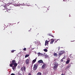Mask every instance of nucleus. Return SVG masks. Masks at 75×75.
I'll return each instance as SVG.
<instances>
[{"mask_svg":"<svg viewBox=\"0 0 75 75\" xmlns=\"http://www.w3.org/2000/svg\"><path fill=\"white\" fill-rule=\"evenodd\" d=\"M28 75H31V74L29 73V74Z\"/></svg>","mask_w":75,"mask_h":75,"instance_id":"39","label":"nucleus"},{"mask_svg":"<svg viewBox=\"0 0 75 75\" xmlns=\"http://www.w3.org/2000/svg\"><path fill=\"white\" fill-rule=\"evenodd\" d=\"M21 5L22 6H25V4L24 3H23Z\"/></svg>","mask_w":75,"mask_h":75,"instance_id":"26","label":"nucleus"},{"mask_svg":"<svg viewBox=\"0 0 75 75\" xmlns=\"http://www.w3.org/2000/svg\"><path fill=\"white\" fill-rule=\"evenodd\" d=\"M58 51H59V50L60 49V47H58Z\"/></svg>","mask_w":75,"mask_h":75,"instance_id":"31","label":"nucleus"},{"mask_svg":"<svg viewBox=\"0 0 75 75\" xmlns=\"http://www.w3.org/2000/svg\"><path fill=\"white\" fill-rule=\"evenodd\" d=\"M52 40V39H51V41L50 42V44H53V42H54V40Z\"/></svg>","mask_w":75,"mask_h":75,"instance_id":"18","label":"nucleus"},{"mask_svg":"<svg viewBox=\"0 0 75 75\" xmlns=\"http://www.w3.org/2000/svg\"><path fill=\"white\" fill-rule=\"evenodd\" d=\"M57 61V59H54V62H55V61Z\"/></svg>","mask_w":75,"mask_h":75,"instance_id":"37","label":"nucleus"},{"mask_svg":"<svg viewBox=\"0 0 75 75\" xmlns=\"http://www.w3.org/2000/svg\"><path fill=\"white\" fill-rule=\"evenodd\" d=\"M71 65L70 64H68V66L65 68V70H67L69 68H70V67H71Z\"/></svg>","mask_w":75,"mask_h":75,"instance_id":"5","label":"nucleus"},{"mask_svg":"<svg viewBox=\"0 0 75 75\" xmlns=\"http://www.w3.org/2000/svg\"><path fill=\"white\" fill-rule=\"evenodd\" d=\"M41 73L40 72H38L37 74V75H41Z\"/></svg>","mask_w":75,"mask_h":75,"instance_id":"21","label":"nucleus"},{"mask_svg":"<svg viewBox=\"0 0 75 75\" xmlns=\"http://www.w3.org/2000/svg\"><path fill=\"white\" fill-rule=\"evenodd\" d=\"M36 59H37V58H35V59L33 60L32 62V64H33L34 63H35V62H36Z\"/></svg>","mask_w":75,"mask_h":75,"instance_id":"12","label":"nucleus"},{"mask_svg":"<svg viewBox=\"0 0 75 75\" xmlns=\"http://www.w3.org/2000/svg\"><path fill=\"white\" fill-rule=\"evenodd\" d=\"M7 33H7L6 34V35H10V34H11L10 33H8V34H7Z\"/></svg>","mask_w":75,"mask_h":75,"instance_id":"33","label":"nucleus"},{"mask_svg":"<svg viewBox=\"0 0 75 75\" xmlns=\"http://www.w3.org/2000/svg\"><path fill=\"white\" fill-rule=\"evenodd\" d=\"M13 5L14 6H19V4H18L16 3L13 4Z\"/></svg>","mask_w":75,"mask_h":75,"instance_id":"16","label":"nucleus"},{"mask_svg":"<svg viewBox=\"0 0 75 75\" xmlns=\"http://www.w3.org/2000/svg\"><path fill=\"white\" fill-rule=\"evenodd\" d=\"M53 55L55 57H57V56H58V54H57V53H54Z\"/></svg>","mask_w":75,"mask_h":75,"instance_id":"19","label":"nucleus"},{"mask_svg":"<svg viewBox=\"0 0 75 75\" xmlns=\"http://www.w3.org/2000/svg\"><path fill=\"white\" fill-rule=\"evenodd\" d=\"M49 36H51V37H54V36H53V35H51V34L50 33Z\"/></svg>","mask_w":75,"mask_h":75,"instance_id":"25","label":"nucleus"},{"mask_svg":"<svg viewBox=\"0 0 75 75\" xmlns=\"http://www.w3.org/2000/svg\"><path fill=\"white\" fill-rule=\"evenodd\" d=\"M28 62H29V59H27L25 61V63L26 64H28Z\"/></svg>","mask_w":75,"mask_h":75,"instance_id":"10","label":"nucleus"},{"mask_svg":"<svg viewBox=\"0 0 75 75\" xmlns=\"http://www.w3.org/2000/svg\"><path fill=\"white\" fill-rule=\"evenodd\" d=\"M45 12H47V11H43V13H45Z\"/></svg>","mask_w":75,"mask_h":75,"instance_id":"35","label":"nucleus"},{"mask_svg":"<svg viewBox=\"0 0 75 75\" xmlns=\"http://www.w3.org/2000/svg\"><path fill=\"white\" fill-rule=\"evenodd\" d=\"M33 64H32V67H33Z\"/></svg>","mask_w":75,"mask_h":75,"instance_id":"43","label":"nucleus"},{"mask_svg":"<svg viewBox=\"0 0 75 75\" xmlns=\"http://www.w3.org/2000/svg\"><path fill=\"white\" fill-rule=\"evenodd\" d=\"M65 53V51H64L62 50L61 51H60L59 52L58 55L60 57L62 55L64 54Z\"/></svg>","mask_w":75,"mask_h":75,"instance_id":"2","label":"nucleus"},{"mask_svg":"<svg viewBox=\"0 0 75 75\" xmlns=\"http://www.w3.org/2000/svg\"><path fill=\"white\" fill-rule=\"evenodd\" d=\"M11 9H7V11L9 13H10L11 12Z\"/></svg>","mask_w":75,"mask_h":75,"instance_id":"15","label":"nucleus"},{"mask_svg":"<svg viewBox=\"0 0 75 75\" xmlns=\"http://www.w3.org/2000/svg\"><path fill=\"white\" fill-rule=\"evenodd\" d=\"M11 75H15V74H13V73H12Z\"/></svg>","mask_w":75,"mask_h":75,"instance_id":"36","label":"nucleus"},{"mask_svg":"<svg viewBox=\"0 0 75 75\" xmlns=\"http://www.w3.org/2000/svg\"><path fill=\"white\" fill-rule=\"evenodd\" d=\"M63 1H65L66 2V3H67V0H63Z\"/></svg>","mask_w":75,"mask_h":75,"instance_id":"34","label":"nucleus"},{"mask_svg":"<svg viewBox=\"0 0 75 75\" xmlns=\"http://www.w3.org/2000/svg\"><path fill=\"white\" fill-rule=\"evenodd\" d=\"M28 57H29V54H26L25 56V58H27Z\"/></svg>","mask_w":75,"mask_h":75,"instance_id":"22","label":"nucleus"},{"mask_svg":"<svg viewBox=\"0 0 75 75\" xmlns=\"http://www.w3.org/2000/svg\"><path fill=\"white\" fill-rule=\"evenodd\" d=\"M35 5H36V4H35Z\"/></svg>","mask_w":75,"mask_h":75,"instance_id":"44","label":"nucleus"},{"mask_svg":"<svg viewBox=\"0 0 75 75\" xmlns=\"http://www.w3.org/2000/svg\"><path fill=\"white\" fill-rule=\"evenodd\" d=\"M47 35H50V33L47 34Z\"/></svg>","mask_w":75,"mask_h":75,"instance_id":"41","label":"nucleus"},{"mask_svg":"<svg viewBox=\"0 0 75 75\" xmlns=\"http://www.w3.org/2000/svg\"><path fill=\"white\" fill-rule=\"evenodd\" d=\"M26 69V67L25 66H23L21 68V71H23L24 70V71H25V70Z\"/></svg>","mask_w":75,"mask_h":75,"instance_id":"6","label":"nucleus"},{"mask_svg":"<svg viewBox=\"0 0 75 75\" xmlns=\"http://www.w3.org/2000/svg\"><path fill=\"white\" fill-rule=\"evenodd\" d=\"M45 65H46L45 64H43L42 67V69H44V68H45Z\"/></svg>","mask_w":75,"mask_h":75,"instance_id":"13","label":"nucleus"},{"mask_svg":"<svg viewBox=\"0 0 75 75\" xmlns=\"http://www.w3.org/2000/svg\"><path fill=\"white\" fill-rule=\"evenodd\" d=\"M11 3H9L7 4V6H10V5H11Z\"/></svg>","mask_w":75,"mask_h":75,"instance_id":"20","label":"nucleus"},{"mask_svg":"<svg viewBox=\"0 0 75 75\" xmlns=\"http://www.w3.org/2000/svg\"><path fill=\"white\" fill-rule=\"evenodd\" d=\"M58 40H59V39H57V41H58Z\"/></svg>","mask_w":75,"mask_h":75,"instance_id":"42","label":"nucleus"},{"mask_svg":"<svg viewBox=\"0 0 75 75\" xmlns=\"http://www.w3.org/2000/svg\"><path fill=\"white\" fill-rule=\"evenodd\" d=\"M43 50L45 52H47L48 51V50L47 49H45Z\"/></svg>","mask_w":75,"mask_h":75,"instance_id":"23","label":"nucleus"},{"mask_svg":"<svg viewBox=\"0 0 75 75\" xmlns=\"http://www.w3.org/2000/svg\"><path fill=\"white\" fill-rule=\"evenodd\" d=\"M23 50H24V51H26V50H27V49H26V48H25L23 49Z\"/></svg>","mask_w":75,"mask_h":75,"instance_id":"28","label":"nucleus"},{"mask_svg":"<svg viewBox=\"0 0 75 75\" xmlns=\"http://www.w3.org/2000/svg\"><path fill=\"white\" fill-rule=\"evenodd\" d=\"M11 10H14V5H12L10 7Z\"/></svg>","mask_w":75,"mask_h":75,"instance_id":"11","label":"nucleus"},{"mask_svg":"<svg viewBox=\"0 0 75 75\" xmlns=\"http://www.w3.org/2000/svg\"><path fill=\"white\" fill-rule=\"evenodd\" d=\"M38 63L39 64H41V63H43V64H44V63L43 62V61L42 60H40L38 61Z\"/></svg>","mask_w":75,"mask_h":75,"instance_id":"7","label":"nucleus"},{"mask_svg":"<svg viewBox=\"0 0 75 75\" xmlns=\"http://www.w3.org/2000/svg\"><path fill=\"white\" fill-rule=\"evenodd\" d=\"M45 57H46V58H47V57H48V56L47 54H45Z\"/></svg>","mask_w":75,"mask_h":75,"instance_id":"27","label":"nucleus"},{"mask_svg":"<svg viewBox=\"0 0 75 75\" xmlns=\"http://www.w3.org/2000/svg\"><path fill=\"white\" fill-rule=\"evenodd\" d=\"M11 34H12V31H11Z\"/></svg>","mask_w":75,"mask_h":75,"instance_id":"40","label":"nucleus"},{"mask_svg":"<svg viewBox=\"0 0 75 75\" xmlns=\"http://www.w3.org/2000/svg\"><path fill=\"white\" fill-rule=\"evenodd\" d=\"M54 43H56V42H57V41H54Z\"/></svg>","mask_w":75,"mask_h":75,"instance_id":"38","label":"nucleus"},{"mask_svg":"<svg viewBox=\"0 0 75 75\" xmlns=\"http://www.w3.org/2000/svg\"><path fill=\"white\" fill-rule=\"evenodd\" d=\"M54 65L55 66H58V63L57 62H55L54 63Z\"/></svg>","mask_w":75,"mask_h":75,"instance_id":"9","label":"nucleus"},{"mask_svg":"<svg viewBox=\"0 0 75 75\" xmlns=\"http://www.w3.org/2000/svg\"><path fill=\"white\" fill-rule=\"evenodd\" d=\"M19 6L20 8H21V9H22V8H23V6L22 5H19Z\"/></svg>","mask_w":75,"mask_h":75,"instance_id":"17","label":"nucleus"},{"mask_svg":"<svg viewBox=\"0 0 75 75\" xmlns=\"http://www.w3.org/2000/svg\"><path fill=\"white\" fill-rule=\"evenodd\" d=\"M18 75H22V74H21V73H18Z\"/></svg>","mask_w":75,"mask_h":75,"instance_id":"32","label":"nucleus"},{"mask_svg":"<svg viewBox=\"0 0 75 75\" xmlns=\"http://www.w3.org/2000/svg\"><path fill=\"white\" fill-rule=\"evenodd\" d=\"M38 67V65L36 64L34 65V67H33V69L34 70V71H35V70H36V69H37Z\"/></svg>","mask_w":75,"mask_h":75,"instance_id":"4","label":"nucleus"},{"mask_svg":"<svg viewBox=\"0 0 75 75\" xmlns=\"http://www.w3.org/2000/svg\"><path fill=\"white\" fill-rule=\"evenodd\" d=\"M14 51H15V50H12L11 51V52H12V53H13L14 52Z\"/></svg>","mask_w":75,"mask_h":75,"instance_id":"29","label":"nucleus"},{"mask_svg":"<svg viewBox=\"0 0 75 75\" xmlns=\"http://www.w3.org/2000/svg\"><path fill=\"white\" fill-rule=\"evenodd\" d=\"M47 45V47H46V48H48V41L46 40L45 41V45L46 46Z\"/></svg>","mask_w":75,"mask_h":75,"instance_id":"3","label":"nucleus"},{"mask_svg":"<svg viewBox=\"0 0 75 75\" xmlns=\"http://www.w3.org/2000/svg\"><path fill=\"white\" fill-rule=\"evenodd\" d=\"M69 60H68L66 62V63L68 64H69Z\"/></svg>","mask_w":75,"mask_h":75,"instance_id":"24","label":"nucleus"},{"mask_svg":"<svg viewBox=\"0 0 75 75\" xmlns=\"http://www.w3.org/2000/svg\"><path fill=\"white\" fill-rule=\"evenodd\" d=\"M10 67H12V69L13 70L16 69V67L17 66V64L16 62V60H14L12 61V64H9Z\"/></svg>","mask_w":75,"mask_h":75,"instance_id":"1","label":"nucleus"},{"mask_svg":"<svg viewBox=\"0 0 75 75\" xmlns=\"http://www.w3.org/2000/svg\"><path fill=\"white\" fill-rule=\"evenodd\" d=\"M38 54L39 55V56H41V57H44V55L42 54H41L40 53H38Z\"/></svg>","mask_w":75,"mask_h":75,"instance_id":"8","label":"nucleus"},{"mask_svg":"<svg viewBox=\"0 0 75 75\" xmlns=\"http://www.w3.org/2000/svg\"><path fill=\"white\" fill-rule=\"evenodd\" d=\"M61 62H63L64 61V60H63V59H62L61 60Z\"/></svg>","mask_w":75,"mask_h":75,"instance_id":"30","label":"nucleus"},{"mask_svg":"<svg viewBox=\"0 0 75 75\" xmlns=\"http://www.w3.org/2000/svg\"><path fill=\"white\" fill-rule=\"evenodd\" d=\"M57 68H58V66H54L53 67L54 69L55 70H56V69H57Z\"/></svg>","mask_w":75,"mask_h":75,"instance_id":"14","label":"nucleus"}]
</instances>
